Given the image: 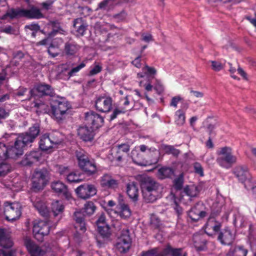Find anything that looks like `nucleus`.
<instances>
[{
	"instance_id": "14",
	"label": "nucleus",
	"mask_w": 256,
	"mask_h": 256,
	"mask_svg": "<svg viewBox=\"0 0 256 256\" xmlns=\"http://www.w3.org/2000/svg\"><path fill=\"white\" fill-rule=\"evenodd\" d=\"M85 120L87 125L95 130L100 127L104 121L102 116L93 111H90L85 114Z\"/></svg>"
},
{
	"instance_id": "3",
	"label": "nucleus",
	"mask_w": 256,
	"mask_h": 256,
	"mask_svg": "<svg viewBox=\"0 0 256 256\" xmlns=\"http://www.w3.org/2000/svg\"><path fill=\"white\" fill-rule=\"evenodd\" d=\"M8 16L11 19L22 17L30 19H40L43 18L44 15L39 8L32 6L30 9L21 8L10 9L4 15L2 19H6Z\"/></svg>"
},
{
	"instance_id": "33",
	"label": "nucleus",
	"mask_w": 256,
	"mask_h": 256,
	"mask_svg": "<svg viewBox=\"0 0 256 256\" xmlns=\"http://www.w3.org/2000/svg\"><path fill=\"white\" fill-rule=\"evenodd\" d=\"M12 242L4 230L0 229V246L4 248H9L12 246Z\"/></svg>"
},
{
	"instance_id": "40",
	"label": "nucleus",
	"mask_w": 256,
	"mask_h": 256,
	"mask_svg": "<svg viewBox=\"0 0 256 256\" xmlns=\"http://www.w3.org/2000/svg\"><path fill=\"white\" fill-rule=\"evenodd\" d=\"M184 193L190 197H194L198 194V190L196 186L194 185L188 186H186L184 190Z\"/></svg>"
},
{
	"instance_id": "60",
	"label": "nucleus",
	"mask_w": 256,
	"mask_h": 256,
	"mask_svg": "<svg viewBox=\"0 0 256 256\" xmlns=\"http://www.w3.org/2000/svg\"><path fill=\"white\" fill-rule=\"evenodd\" d=\"M245 188L247 190L251 189L252 190L253 194L256 198V185L254 186L252 180V182L248 184H245Z\"/></svg>"
},
{
	"instance_id": "10",
	"label": "nucleus",
	"mask_w": 256,
	"mask_h": 256,
	"mask_svg": "<svg viewBox=\"0 0 256 256\" xmlns=\"http://www.w3.org/2000/svg\"><path fill=\"white\" fill-rule=\"evenodd\" d=\"M233 174L238 180L244 184V186L245 184H248L252 180L248 168L246 166H236L233 170Z\"/></svg>"
},
{
	"instance_id": "42",
	"label": "nucleus",
	"mask_w": 256,
	"mask_h": 256,
	"mask_svg": "<svg viewBox=\"0 0 256 256\" xmlns=\"http://www.w3.org/2000/svg\"><path fill=\"white\" fill-rule=\"evenodd\" d=\"M162 148L166 154H172L174 156H178L180 153L178 150L172 146L164 145L162 146Z\"/></svg>"
},
{
	"instance_id": "34",
	"label": "nucleus",
	"mask_w": 256,
	"mask_h": 256,
	"mask_svg": "<svg viewBox=\"0 0 256 256\" xmlns=\"http://www.w3.org/2000/svg\"><path fill=\"white\" fill-rule=\"evenodd\" d=\"M157 174L160 179L163 180L166 178H170L173 176L174 171L170 168L163 167L158 170Z\"/></svg>"
},
{
	"instance_id": "7",
	"label": "nucleus",
	"mask_w": 256,
	"mask_h": 256,
	"mask_svg": "<svg viewBox=\"0 0 256 256\" xmlns=\"http://www.w3.org/2000/svg\"><path fill=\"white\" fill-rule=\"evenodd\" d=\"M48 172L46 170H36L32 178L31 190L38 192L44 189L48 182Z\"/></svg>"
},
{
	"instance_id": "6",
	"label": "nucleus",
	"mask_w": 256,
	"mask_h": 256,
	"mask_svg": "<svg viewBox=\"0 0 256 256\" xmlns=\"http://www.w3.org/2000/svg\"><path fill=\"white\" fill-rule=\"evenodd\" d=\"M50 112L52 116L59 122L64 118L70 106L66 98L58 96L56 98H52L50 102Z\"/></svg>"
},
{
	"instance_id": "22",
	"label": "nucleus",
	"mask_w": 256,
	"mask_h": 256,
	"mask_svg": "<svg viewBox=\"0 0 256 256\" xmlns=\"http://www.w3.org/2000/svg\"><path fill=\"white\" fill-rule=\"evenodd\" d=\"M24 244L31 256H44L46 251L30 239H26Z\"/></svg>"
},
{
	"instance_id": "15",
	"label": "nucleus",
	"mask_w": 256,
	"mask_h": 256,
	"mask_svg": "<svg viewBox=\"0 0 256 256\" xmlns=\"http://www.w3.org/2000/svg\"><path fill=\"white\" fill-rule=\"evenodd\" d=\"M130 150V146L127 144H122L117 146L116 149L110 150L108 158L112 161H120L124 154H127Z\"/></svg>"
},
{
	"instance_id": "58",
	"label": "nucleus",
	"mask_w": 256,
	"mask_h": 256,
	"mask_svg": "<svg viewBox=\"0 0 256 256\" xmlns=\"http://www.w3.org/2000/svg\"><path fill=\"white\" fill-rule=\"evenodd\" d=\"M212 70L215 71H220L222 68V64L216 61H212Z\"/></svg>"
},
{
	"instance_id": "57",
	"label": "nucleus",
	"mask_w": 256,
	"mask_h": 256,
	"mask_svg": "<svg viewBox=\"0 0 256 256\" xmlns=\"http://www.w3.org/2000/svg\"><path fill=\"white\" fill-rule=\"evenodd\" d=\"M102 70V67L99 64H96L90 72V74L94 76L100 72Z\"/></svg>"
},
{
	"instance_id": "8",
	"label": "nucleus",
	"mask_w": 256,
	"mask_h": 256,
	"mask_svg": "<svg viewBox=\"0 0 256 256\" xmlns=\"http://www.w3.org/2000/svg\"><path fill=\"white\" fill-rule=\"evenodd\" d=\"M21 214V205L20 203L8 202L4 203V214L8 220L12 221L18 219Z\"/></svg>"
},
{
	"instance_id": "54",
	"label": "nucleus",
	"mask_w": 256,
	"mask_h": 256,
	"mask_svg": "<svg viewBox=\"0 0 256 256\" xmlns=\"http://www.w3.org/2000/svg\"><path fill=\"white\" fill-rule=\"evenodd\" d=\"M97 226H102L104 225H108L106 222V219L105 214L103 213L101 214L96 220Z\"/></svg>"
},
{
	"instance_id": "53",
	"label": "nucleus",
	"mask_w": 256,
	"mask_h": 256,
	"mask_svg": "<svg viewBox=\"0 0 256 256\" xmlns=\"http://www.w3.org/2000/svg\"><path fill=\"white\" fill-rule=\"evenodd\" d=\"M182 98L180 96L172 97L170 104V106L176 108L178 103L182 100Z\"/></svg>"
},
{
	"instance_id": "24",
	"label": "nucleus",
	"mask_w": 256,
	"mask_h": 256,
	"mask_svg": "<svg viewBox=\"0 0 256 256\" xmlns=\"http://www.w3.org/2000/svg\"><path fill=\"white\" fill-rule=\"evenodd\" d=\"M194 245L198 250H204L206 248L207 240L204 234H196L193 236Z\"/></svg>"
},
{
	"instance_id": "59",
	"label": "nucleus",
	"mask_w": 256,
	"mask_h": 256,
	"mask_svg": "<svg viewBox=\"0 0 256 256\" xmlns=\"http://www.w3.org/2000/svg\"><path fill=\"white\" fill-rule=\"evenodd\" d=\"M142 40L149 42H150L153 41L152 36L149 33H143L142 34Z\"/></svg>"
},
{
	"instance_id": "21",
	"label": "nucleus",
	"mask_w": 256,
	"mask_h": 256,
	"mask_svg": "<svg viewBox=\"0 0 256 256\" xmlns=\"http://www.w3.org/2000/svg\"><path fill=\"white\" fill-rule=\"evenodd\" d=\"M51 188L58 195H61L68 200L71 198V193L63 182L60 181L54 182L51 184Z\"/></svg>"
},
{
	"instance_id": "23",
	"label": "nucleus",
	"mask_w": 256,
	"mask_h": 256,
	"mask_svg": "<svg viewBox=\"0 0 256 256\" xmlns=\"http://www.w3.org/2000/svg\"><path fill=\"white\" fill-rule=\"evenodd\" d=\"M218 239L222 244L230 245L234 239V234L230 229L226 228L220 232Z\"/></svg>"
},
{
	"instance_id": "13",
	"label": "nucleus",
	"mask_w": 256,
	"mask_h": 256,
	"mask_svg": "<svg viewBox=\"0 0 256 256\" xmlns=\"http://www.w3.org/2000/svg\"><path fill=\"white\" fill-rule=\"evenodd\" d=\"M220 212V210H217L216 212V214L214 212H212L204 226L205 232L208 236H212L213 235L211 231L214 233L218 232L222 226L221 224L216 220L215 218V216Z\"/></svg>"
},
{
	"instance_id": "19",
	"label": "nucleus",
	"mask_w": 256,
	"mask_h": 256,
	"mask_svg": "<svg viewBox=\"0 0 256 256\" xmlns=\"http://www.w3.org/2000/svg\"><path fill=\"white\" fill-rule=\"evenodd\" d=\"M114 213L120 216L121 218L127 219L130 217L132 214L131 210L128 206L125 204L121 198L118 199V204L117 205L116 210H112Z\"/></svg>"
},
{
	"instance_id": "17",
	"label": "nucleus",
	"mask_w": 256,
	"mask_h": 256,
	"mask_svg": "<svg viewBox=\"0 0 256 256\" xmlns=\"http://www.w3.org/2000/svg\"><path fill=\"white\" fill-rule=\"evenodd\" d=\"M50 232V226L44 221L34 222L33 226V234L37 239L47 235Z\"/></svg>"
},
{
	"instance_id": "5",
	"label": "nucleus",
	"mask_w": 256,
	"mask_h": 256,
	"mask_svg": "<svg viewBox=\"0 0 256 256\" xmlns=\"http://www.w3.org/2000/svg\"><path fill=\"white\" fill-rule=\"evenodd\" d=\"M218 155L216 161L218 165L228 169L237 162V157L234 155L232 148L228 146L220 148L216 152Z\"/></svg>"
},
{
	"instance_id": "2",
	"label": "nucleus",
	"mask_w": 256,
	"mask_h": 256,
	"mask_svg": "<svg viewBox=\"0 0 256 256\" xmlns=\"http://www.w3.org/2000/svg\"><path fill=\"white\" fill-rule=\"evenodd\" d=\"M140 184L144 199L146 202H153L162 196V186L154 178L142 176Z\"/></svg>"
},
{
	"instance_id": "9",
	"label": "nucleus",
	"mask_w": 256,
	"mask_h": 256,
	"mask_svg": "<svg viewBox=\"0 0 256 256\" xmlns=\"http://www.w3.org/2000/svg\"><path fill=\"white\" fill-rule=\"evenodd\" d=\"M167 254H171L172 256H186L185 254L182 253V248H174L170 246L162 252H159L156 248L151 250L144 252L142 256H166Z\"/></svg>"
},
{
	"instance_id": "51",
	"label": "nucleus",
	"mask_w": 256,
	"mask_h": 256,
	"mask_svg": "<svg viewBox=\"0 0 256 256\" xmlns=\"http://www.w3.org/2000/svg\"><path fill=\"white\" fill-rule=\"evenodd\" d=\"M47 106H46L44 103L42 102H34L32 104V107H34L36 108H38L40 110H44L45 112H47V110L46 108V107Z\"/></svg>"
},
{
	"instance_id": "43",
	"label": "nucleus",
	"mask_w": 256,
	"mask_h": 256,
	"mask_svg": "<svg viewBox=\"0 0 256 256\" xmlns=\"http://www.w3.org/2000/svg\"><path fill=\"white\" fill-rule=\"evenodd\" d=\"M98 230L99 233L103 237L108 238L110 234V228L109 226L104 225L102 226H98Z\"/></svg>"
},
{
	"instance_id": "49",
	"label": "nucleus",
	"mask_w": 256,
	"mask_h": 256,
	"mask_svg": "<svg viewBox=\"0 0 256 256\" xmlns=\"http://www.w3.org/2000/svg\"><path fill=\"white\" fill-rule=\"evenodd\" d=\"M86 66V62H82L78 66L72 68L68 73L70 76H72L75 74L76 72H79L82 68H84Z\"/></svg>"
},
{
	"instance_id": "64",
	"label": "nucleus",
	"mask_w": 256,
	"mask_h": 256,
	"mask_svg": "<svg viewBox=\"0 0 256 256\" xmlns=\"http://www.w3.org/2000/svg\"><path fill=\"white\" fill-rule=\"evenodd\" d=\"M131 98V96H126V97L124 98V99L122 100V101H124L123 105L124 106V108L126 110L128 108V106L130 104V100Z\"/></svg>"
},
{
	"instance_id": "46",
	"label": "nucleus",
	"mask_w": 256,
	"mask_h": 256,
	"mask_svg": "<svg viewBox=\"0 0 256 256\" xmlns=\"http://www.w3.org/2000/svg\"><path fill=\"white\" fill-rule=\"evenodd\" d=\"M82 170L90 174H92L96 171V167L94 164L89 161Z\"/></svg>"
},
{
	"instance_id": "20",
	"label": "nucleus",
	"mask_w": 256,
	"mask_h": 256,
	"mask_svg": "<svg viewBox=\"0 0 256 256\" xmlns=\"http://www.w3.org/2000/svg\"><path fill=\"white\" fill-rule=\"evenodd\" d=\"M95 129L88 126H80L78 129V134L80 139L85 142H91L93 140Z\"/></svg>"
},
{
	"instance_id": "32",
	"label": "nucleus",
	"mask_w": 256,
	"mask_h": 256,
	"mask_svg": "<svg viewBox=\"0 0 256 256\" xmlns=\"http://www.w3.org/2000/svg\"><path fill=\"white\" fill-rule=\"evenodd\" d=\"M39 143L40 148L44 151L48 150L54 146L47 134H45L41 136Z\"/></svg>"
},
{
	"instance_id": "52",
	"label": "nucleus",
	"mask_w": 256,
	"mask_h": 256,
	"mask_svg": "<svg viewBox=\"0 0 256 256\" xmlns=\"http://www.w3.org/2000/svg\"><path fill=\"white\" fill-rule=\"evenodd\" d=\"M55 0H46V1L40 4V6L44 10H50Z\"/></svg>"
},
{
	"instance_id": "61",
	"label": "nucleus",
	"mask_w": 256,
	"mask_h": 256,
	"mask_svg": "<svg viewBox=\"0 0 256 256\" xmlns=\"http://www.w3.org/2000/svg\"><path fill=\"white\" fill-rule=\"evenodd\" d=\"M25 28L31 30L38 32L40 30V27L37 24H30L26 26Z\"/></svg>"
},
{
	"instance_id": "16",
	"label": "nucleus",
	"mask_w": 256,
	"mask_h": 256,
	"mask_svg": "<svg viewBox=\"0 0 256 256\" xmlns=\"http://www.w3.org/2000/svg\"><path fill=\"white\" fill-rule=\"evenodd\" d=\"M76 192L80 198L87 199L96 194V189L94 185L84 184L78 187Z\"/></svg>"
},
{
	"instance_id": "48",
	"label": "nucleus",
	"mask_w": 256,
	"mask_h": 256,
	"mask_svg": "<svg viewBox=\"0 0 256 256\" xmlns=\"http://www.w3.org/2000/svg\"><path fill=\"white\" fill-rule=\"evenodd\" d=\"M127 16L126 13L122 10L120 12L114 14L112 16V18L116 22H120L124 20Z\"/></svg>"
},
{
	"instance_id": "29",
	"label": "nucleus",
	"mask_w": 256,
	"mask_h": 256,
	"mask_svg": "<svg viewBox=\"0 0 256 256\" xmlns=\"http://www.w3.org/2000/svg\"><path fill=\"white\" fill-rule=\"evenodd\" d=\"M126 192L130 199L136 201L138 196V189L136 183L129 182L126 185Z\"/></svg>"
},
{
	"instance_id": "27",
	"label": "nucleus",
	"mask_w": 256,
	"mask_h": 256,
	"mask_svg": "<svg viewBox=\"0 0 256 256\" xmlns=\"http://www.w3.org/2000/svg\"><path fill=\"white\" fill-rule=\"evenodd\" d=\"M118 181L112 178L109 174H106L102 177L101 184L102 186L114 189L118 188Z\"/></svg>"
},
{
	"instance_id": "30",
	"label": "nucleus",
	"mask_w": 256,
	"mask_h": 256,
	"mask_svg": "<svg viewBox=\"0 0 256 256\" xmlns=\"http://www.w3.org/2000/svg\"><path fill=\"white\" fill-rule=\"evenodd\" d=\"M37 91L42 95L54 98L55 93L52 86L48 84H40L36 86Z\"/></svg>"
},
{
	"instance_id": "62",
	"label": "nucleus",
	"mask_w": 256,
	"mask_h": 256,
	"mask_svg": "<svg viewBox=\"0 0 256 256\" xmlns=\"http://www.w3.org/2000/svg\"><path fill=\"white\" fill-rule=\"evenodd\" d=\"M110 0H104L101 2H100L98 5V7L96 8V10H98V9H102V10H106L108 7V3L110 2Z\"/></svg>"
},
{
	"instance_id": "26",
	"label": "nucleus",
	"mask_w": 256,
	"mask_h": 256,
	"mask_svg": "<svg viewBox=\"0 0 256 256\" xmlns=\"http://www.w3.org/2000/svg\"><path fill=\"white\" fill-rule=\"evenodd\" d=\"M188 107V104H184L182 106V108L175 112L174 120L177 125L182 126L186 122L185 113Z\"/></svg>"
},
{
	"instance_id": "37",
	"label": "nucleus",
	"mask_w": 256,
	"mask_h": 256,
	"mask_svg": "<svg viewBox=\"0 0 256 256\" xmlns=\"http://www.w3.org/2000/svg\"><path fill=\"white\" fill-rule=\"evenodd\" d=\"M79 46L74 42H67L65 44L64 52L67 55L75 54L79 50Z\"/></svg>"
},
{
	"instance_id": "25",
	"label": "nucleus",
	"mask_w": 256,
	"mask_h": 256,
	"mask_svg": "<svg viewBox=\"0 0 256 256\" xmlns=\"http://www.w3.org/2000/svg\"><path fill=\"white\" fill-rule=\"evenodd\" d=\"M34 207L38 210L39 213L44 216H46L48 214V210L45 202L40 198H36L34 200L31 198Z\"/></svg>"
},
{
	"instance_id": "55",
	"label": "nucleus",
	"mask_w": 256,
	"mask_h": 256,
	"mask_svg": "<svg viewBox=\"0 0 256 256\" xmlns=\"http://www.w3.org/2000/svg\"><path fill=\"white\" fill-rule=\"evenodd\" d=\"M126 110L123 108H115L110 116V120H112L116 118L117 116L119 114L124 113Z\"/></svg>"
},
{
	"instance_id": "41",
	"label": "nucleus",
	"mask_w": 256,
	"mask_h": 256,
	"mask_svg": "<svg viewBox=\"0 0 256 256\" xmlns=\"http://www.w3.org/2000/svg\"><path fill=\"white\" fill-rule=\"evenodd\" d=\"M184 184V174H181L174 180V187L176 190H180Z\"/></svg>"
},
{
	"instance_id": "44",
	"label": "nucleus",
	"mask_w": 256,
	"mask_h": 256,
	"mask_svg": "<svg viewBox=\"0 0 256 256\" xmlns=\"http://www.w3.org/2000/svg\"><path fill=\"white\" fill-rule=\"evenodd\" d=\"M66 179L70 182L78 183L82 180V179L80 178V175L77 174L76 172L69 174L66 176Z\"/></svg>"
},
{
	"instance_id": "1",
	"label": "nucleus",
	"mask_w": 256,
	"mask_h": 256,
	"mask_svg": "<svg viewBox=\"0 0 256 256\" xmlns=\"http://www.w3.org/2000/svg\"><path fill=\"white\" fill-rule=\"evenodd\" d=\"M40 132L39 125L34 124L28 132L18 134L15 139L14 146L8 148L6 145L0 143V161L8 158H14L22 155L24 150L32 143Z\"/></svg>"
},
{
	"instance_id": "63",
	"label": "nucleus",
	"mask_w": 256,
	"mask_h": 256,
	"mask_svg": "<svg viewBox=\"0 0 256 256\" xmlns=\"http://www.w3.org/2000/svg\"><path fill=\"white\" fill-rule=\"evenodd\" d=\"M144 70H146L147 73L150 75H154L156 72V70L154 68L150 67L148 66L144 68Z\"/></svg>"
},
{
	"instance_id": "38",
	"label": "nucleus",
	"mask_w": 256,
	"mask_h": 256,
	"mask_svg": "<svg viewBox=\"0 0 256 256\" xmlns=\"http://www.w3.org/2000/svg\"><path fill=\"white\" fill-rule=\"evenodd\" d=\"M76 154L79 166L82 169L87 164V162H88L90 160H88V156L83 150L76 151Z\"/></svg>"
},
{
	"instance_id": "56",
	"label": "nucleus",
	"mask_w": 256,
	"mask_h": 256,
	"mask_svg": "<svg viewBox=\"0 0 256 256\" xmlns=\"http://www.w3.org/2000/svg\"><path fill=\"white\" fill-rule=\"evenodd\" d=\"M151 225L154 228H158L160 225V220L156 216H152L150 218Z\"/></svg>"
},
{
	"instance_id": "50",
	"label": "nucleus",
	"mask_w": 256,
	"mask_h": 256,
	"mask_svg": "<svg viewBox=\"0 0 256 256\" xmlns=\"http://www.w3.org/2000/svg\"><path fill=\"white\" fill-rule=\"evenodd\" d=\"M194 172L198 174L200 176H204V169L202 165L198 162L194 164Z\"/></svg>"
},
{
	"instance_id": "12",
	"label": "nucleus",
	"mask_w": 256,
	"mask_h": 256,
	"mask_svg": "<svg viewBox=\"0 0 256 256\" xmlns=\"http://www.w3.org/2000/svg\"><path fill=\"white\" fill-rule=\"evenodd\" d=\"M112 100L105 94L96 97L95 101L96 109L101 112H108L112 109Z\"/></svg>"
},
{
	"instance_id": "31",
	"label": "nucleus",
	"mask_w": 256,
	"mask_h": 256,
	"mask_svg": "<svg viewBox=\"0 0 256 256\" xmlns=\"http://www.w3.org/2000/svg\"><path fill=\"white\" fill-rule=\"evenodd\" d=\"M87 26L86 24L83 20L82 18H78L74 21V27L79 36H83L84 34Z\"/></svg>"
},
{
	"instance_id": "28",
	"label": "nucleus",
	"mask_w": 256,
	"mask_h": 256,
	"mask_svg": "<svg viewBox=\"0 0 256 256\" xmlns=\"http://www.w3.org/2000/svg\"><path fill=\"white\" fill-rule=\"evenodd\" d=\"M198 206V204L195 206L188 212V216L193 222H196L200 218L206 216V212L204 211H200Z\"/></svg>"
},
{
	"instance_id": "11",
	"label": "nucleus",
	"mask_w": 256,
	"mask_h": 256,
	"mask_svg": "<svg viewBox=\"0 0 256 256\" xmlns=\"http://www.w3.org/2000/svg\"><path fill=\"white\" fill-rule=\"evenodd\" d=\"M132 240L128 230H123L116 244V248L120 253L126 252L131 246Z\"/></svg>"
},
{
	"instance_id": "35",
	"label": "nucleus",
	"mask_w": 256,
	"mask_h": 256,
	"mask_svg": "<svg viewBox=\"0 0 256 256\" xmlns=\"http://www.w3.org/2000/svg\"><path fill=\"white\" fill-rule=\"evenodd\" d=\"M51 140V142L54 146L60 144L64 138L62 134L57 130H53L50 133L47 134Z\"/></svg>"
},
{
	"instance_id": "39",
	"label": "nucleus",
	"mask_w": 256,
	"mask_h": 256,
	"mask_svg": "<svg viewBox=\"0 0 256 256\" xmlns=\"http://www.w3.org/2000/svg\"><path fill=\"white\" fill-rule=\"evenodd\" d=\"M64 206L61 201L56 200L52 204V210L54 216L62 213Z\"/></svg>"
},
{
	"instance_id": "36",
	"label": "nucleus",
	"mask_w": 256,
	"mask_h": 256,
	"mask_svg": "<svg viewBox=\"0 0 256 256\" xmlns=\"http://www.w3.org/2000/svg\"><path fill=\"white\" fill-rule=\"evenodd\" d=\"M131 158L134 163L138 166H146L142 155L136 148L133 149L131 152Z\"/></svg>"
},
{
	"instance_id": "4",
	"label": "nucleus",
	"mask_w": 256,
	"mask_h": 256,
	"mask_svg": "<svg viewBox=\"0 0 256 256\" xmlns=\"http://www.w3.org/2000/svg\"><path fill=\"white\" fill-rule=\"evenodd\" d=\"M96 210V206L92 202H88L84 204L82 210L75 212L74 214V219L76 220L75 228L84 232L86 230L84 216H91Z\"/></svg>"
},
{
	"instance_id": "47",
	"label": "nucleus",
	"mask_w": 256,
	"mask_h": 256,
	"mask_svg": "<svg viewBox=\"0 0 256 256\" xmlns=\"http://www.w3.org/2000/svg\"><path fill=\"white\" fill-rule=\"evenodd\" d=\"M48 52L52 57L54 58L59 54V50L58 46H54L52 44L49 46Z\"/></svg>"
},
{
	"instance_id": "45",
	"label": "nucleus",
	"mask_w": 256,
	"mask_h": 256,
	"mask_svg": "<svg viewBox=\"0 0 256 256\" xmlns=\"http://www.w3.org/2000/svg\"><path fill=\"white\" fill-rule=\"evenodd\" d=\"M248 250L244 248L242 246H236L233 252L234 256H246Z\"/></svg>"
},
{
	"instance_id": "18",
	"label": "nucleus",
	"mask_w": 256,
	"mask_h": 256,
	"mask_svg": "<svg viewBox=\"0 0 256 256\" xmlns=\"http://www.w3.org/2000/svg\"><path fill=\"white\" fill-rule=\"evenodd\" d=\"M42 159V153L40 150L32 151L25 155L21 163L24 166H31L40 162Z\"/></svg>"
}]
</instances>
